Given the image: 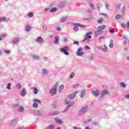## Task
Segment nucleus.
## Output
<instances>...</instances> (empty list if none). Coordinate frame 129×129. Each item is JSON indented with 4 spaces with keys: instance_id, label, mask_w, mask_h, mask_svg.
<instances>
[{
    "instance_id": "nucleus-58",
    "label": "nucleus",
    "mask_w": 129,
    "mask_h": 129,
    "mask_svg": "<svg viewBox=\"0 0 129 129\" xmlns=\"http://www.w3.org/2000/svg\"><path fill=\"white\" fill-rule=\"evenodd\" d=\"M105 8L107 10H109V5H108V4H105Z\"/></svg>"
},
{
    "instance_id": "nucleus-3",
    "label": "nucleus",
    "mask_w": 129,
    "mask_h": 129,
    "mask_svg": "<svg viewBox=\"0 0 129 129\" xmlns=\"http://www.w3.org/2000/svg\"><path fill=\"white\" fill-rule=\"evenodd\" d=\"M106 94H108V91L107 90H103L101 92V94H100V96L98 97L99 100H100V101H102L103 97H104V95H106Z\"/></svg>"
},
{
    "instance_id": "nucleus-61",
    "label": "nucleus",
    "mask_w": 129,
    "mask_h": 129,
    "mask_svg": "<svg viewBox=\"0 0 129 129\" xmlns=\"http://www.w3.org/2000/svg\"><path fill=\"white\" fill-rule=\"evenodd\" d=\"M55 29L57 30V31H61V28L59 27H57L55 28Z\"/></svg>"
},
{
    "instance_id": "nucleus-55",
    "label": "nucleus",
    "mask_w": 129,
    "mask_h": 129,
    "mask_svg": "<svg viewBox=\"0 0 129 129\" xmlns=\"http://www.w3.org/2000/svg\"><path fill=\"white\" fill-rule=\"evenodd\" d=\"M85 50H90V47L87 45H85Z\"/></svg>"
},
{
    "instance_id": "nucleus-16",
    "label": "nucleus",
    "mask_w": 129,
    "mask_h": 129,
    "mask_svg": "<svg viewBox=\"0 0 129 129\" xmlns=\"http://www.w3.org/2000/svg\"><path fill=\"white\" fill-rule=\"evenodd\" d=\"M73 26H78V27H80V28H82V29H85L86 28V25H83L79 23H74Z\"/></svg>"
},
{
    "instance_id": "nucleus-56",
    "label": "nucleus",
    "mask_w": 129,
    "mask_h": 129,
    "mask_svg": "<svg viewBox=\"0 0 129 129\" xmlns=\"http://www.w3.org/2000/svg\"><path fill=\"white\" fill-rule=\"evenodd\" d=\"M73 44H74V45H78V46H79V42L75 41H74Z\"/></svg>"
},
{
    "instance_id": "nucleus-23",
    "label": "nucleus",
    "mask_w": 129,
    "mask_h": 129,
    "mask_svg": "<svg viewBox=\"0 0 129 129\" xmlns=\"http://www.w3.org/2000/svg\"><path fill=\"white\" fill-rule=\"evenodd\" d=\"M54 44H55V45H58V44H59V37L58 36L55 37V40H54Z\"/></svg>"
},
{
    "instance_id": "nucleus-9",
    "label": "nucleus",
    "mask_w": 129,
    "mask_h": 129,
    "mask_svg": "<svg viewBox=\"0 0 129 129\" xmlns=\"http://www.w3.org/2000/svg\"><path fill=\"white\" fill-rule=\"evenodd\" d=\"M92 93H93L94 96H96V97H97V96H98L99 95H100L101 93V91L98 90H96L95 91H92Z\"/></svg>"
},
{
    "instance_id": "nucleus-31",
    "label": "nucleus",
    "mask_w": 129,
    "mask_h": 129,
    "mask_svg": "<svg viewBox=\"0 0 129 129\" xmlns=\"http://www.w3.org/2000/svg\"><path fill=\"white\" fill-rule=\"evenodd\" d=\"M25 30L26 32H30V31H31V26H30V25H27L25 27Z\"/></svg>"
},
{
    "instance_id": "nucleus-52",
    "label": "nucleus",
    "mask_w": 129,
    "mask_h": 129,
    "mask_svg": "<svg viewBox=\"0 0 129 129\" xmlns=\"http://www.w3.org/2000/svg\"><path fill=\"white\" fill-rule=\"evenodd\" d=\"M13 107H18V106H20V104L18 103L14 104L13 105Z\"/></svg>"
},
{
    "instance_id": "nucleus-34",
    "label": "nucleus",
    "mask_w": 129,
    "mask_h": 129,
    "mask_svg": "<svg viewBox=\"0 0 129 129\" xmlns=\"http://www.w3.org/2000/svg\"><path fill=\"white\" fill-rule=\"evenodd\" d=\"M11 86H12V84L8 83L6 86L7 89H8V90H11Z\"/></svg>"
},
{
    "instance_id": "nucleus-28",
    "label": "nucleus",
    "mask_w": 129,
    "mask_h": 129,
    "mask_svg": "<svg viewBox=\"0 0 129 129\" xmlns=\"http://www.w3.org/2000/svg\"><path fill=\"white\" fill-rule=\"evenodd\" d=\"M89 5L90 6V8H91L92 11H94V10H95V7H94V5H93L92 3H91V2H90Z\"/></svg>"
},
{
    "instance_id": "nucleus-8",
    "label": "nucleus",
    "mask_w": 129,
    "mask_h": 129,
    "mask_svg": "<svg viewBox=\"0 0 129 129\" xmlns=\"http://www.w3.org/2000/svg\"><path fill=\"white\" fill-rule=\"evenodd\" d=\"M91 35H92V32H89L87 33L84 39L83 40V42L88 40V39H91V36H90Z\"/></svg>"
},
{
    "instance_id": "nucleus-6",
    "label": "nucleus",
    "mask_w": 129,
    "mask_h": 129,
    "mask_svg": "<svg viewBox=\"0 0 129 129\" xmlns=\"http://www.w3.org/2000/svg\"><path fill=\"white\" fill-rule=\"evenodd\" d=\"M82 48L80 47L78 49L77 51L76 52V55L77 56H78L79 57H81L84 55V52H82Z\"/></svg>"
},
{
    "instance_id": "nucleus-20",
    "label": "nucleus",
    "mask_w": 129,
    "mask_h": 129,
    "mask_svg": "<svg viewBox=\"0 0 129 129\" xmlns=\"http://www.w3.org/2000/svg\"><path fill=\"white\" fill-rule=\"evenodd\" d=\"M55 128V124H52L49 126H46L45 129H54Z\"/></svg>"
},
{
    "instance_id": "nucleus-35",
    "label": "nucleus",
    "mask_w": 129,
    "mask_h": 129,
    "mask_svg": "<svg viewBox=\"0 0 129 129\" xmlns=\"http://www.w3.org/2000/svg\"><path fill=\"white\" fill-rule=\"evenodd\" d=\"M125 12V6H124L122 7V9H121V13L122 15H124Z\"/></svg>"
},
{
    "instance_id": "nucleus-49",
    "label": "nucleus",
    "mask_w": 129,
    "mask_h": 129,
    "mask_svg": "<svg viewBox=\"0 0 129 129\" xmlns=\"http://www.w3.org/2000/svg\"><path fill=\"white\" fill-rule=\"evenodd\" d=\"M66 5V2H62L60 3V6L61 7H64Z\"/></svg>"
},
{
    "instance_id": "nucleus-14",
    "label": "nucleus",
    "mask_w": 129,
    "mask_h": 129,
    "mask_svg": "<svg viewBox=\"0 0 129 129\" xmlns=\"http://www.w3.org/2000/svg\"><path fill=\"white\" fill-rule=\"evenodd\" d=\"M41 74L42 75H47L49 74V71L46 69H43L41 71Z\"/></svg>"
},
{
    "instance_id": "nucleus-22",
    "label": "nucleus",
    "mask_w": 129,
    "mask_h": 129,
    "mask_svg": "<svg viewBox=\"0 0 129 129\" xmlns=\"http://www.w3.org/2000/svg\"><path fill=\"white\" fill-rule=\"evenodd\" d=\"M55 121L56 123H59V124H62L63 123V121H62V120L58 118H55Z\"/></svg>"
},
{
    "instance_id": "nucleus-44",
    "label": "nucleus",
    "mask_w": 129,
    "mask_h": 129,
    "mask_svg": "<svg viewBox=\"0 0 129 129\" xmlns=\"http://www.w3.org/2000/svg\"><path fill=\"white\" fill-rule=\"evenodd\" d=\"M33 107H34V108H37L38 107V104L37 103H34L32 105Z\"/></svg>"
},
{
    "instance_id": "nucleus-33",
    "label": "nucleus",
    "mask_w": 129,
    "mask_h": 129,
    "mask_svg": "<svg viewBox=\"0 0 129 129\" xmlns=\"http://www.w3.org/2000/svg\"><path fill=\"white\" fill-rule=\"evenodd\" d=\"M27 17H29V18H33L34 17V13L32 12H29L27 14Z\"/></svg>"
},
{
    "instance_id": "nucleus-59",
    "label": "nucleus",
    "mask_w": 129,
    "mask_h": 129,
    "mask_svg": "<svg viewBox=\"0 0 129 129\" xmlns=\"http://www.w3.org/2000/svg\"><path fill=\"white\" fill-rule=\"evenodd\" d=\"M73 129H82V128L80 127H77L76 126H74L73 127Z\"/></svg>"
},
{
    "instance_id": "nucleus-62",
    "label": "nucleus",
    "mask_w": 129,
    "mask_h": 129,
    "mask_svg": "<svg viewBox=\"0 0 129 129\" xmlns=\"http://www.w3.org/2000/svg\"><path fill=\"white\" fill-rule=\"evenodd\" d=\"M126 44H127V41L126 40H124L123 41V45H126Z\"/></svg>"
},
{
    "instance_id": "nucleus-37",
    "label": "nucleus",
    "mask_w": 129,
    "mask_h": 129,
    "mask_svg": "<svg viewBox=\"0 0 129 129\" xmlns=\"http://www.w3.org/2000/svg\"><path fill=\"white\" fill-rule=\"evenodd\" d=\"M120 87H122L123 88H125V87H126V85H125L124 83L122 82L120 84Z\"/></svg>"
},
{
    "instance_id": "nucleus-51",
    "label": "nucleus",
    "mask_w": 129,
    "mask_h": 129,
    "mask_svg": "<svg viewBox=\"0 0 129 129\" xmlns=\"http://www.w3.org/2000/svg\"><path fill=\"white\" fill-rule=\"evenodd\" d=\"M88 58L89 59V60H93V56H92V55H89L88 56Z\"/></svg>"
},
{
    "instance_id": "nucleus-2",
    "label": "nucleus",
    "mask_w": 129,
    "mask_h": 129,
    "mask_svg": "<svg viewBox=\"0 0 129 129\" xmlns=\"http://www.w3.org/2000/svg\"><path fill=\"white\" fill-rule=\"evenodd\" d=\"M65 104L68 105L67 108L63 111V112H66V111H68V110L70 107L73 106L75 104L74 102H71V101H68V100H65Z\"/></svg>"
},
{
    "instance_id": "nucleus-1",
    "label": "nucleus",
    "mask_w": 129,
    "mask_h": 129,
    "mask_svg": "<svg viewBox=\"0 0 129 129\" xmlns=\"http://www.w3.org/2000/svg\"><path fill=\"white\" fill-rule=\"evenodd\" d=\"M88 106H84V107L81 108V109L79 111L78 115L81 116L83 115L84 113H86V112H87V111H88Z\"/></svg>"
},
{
    "instance_id": "nucleus-57",
    "label": "nucleus",
    "mask_w": 129,
    "mask_h": 129,
    "mask_svg": "<svg viewBox=\"0 0 129 129\" xmlns=\"http://www.w3.org/2000/svg\"><path fill=\"white\" fill-rule=\"evenodd\" d=\"M121 26L123 28H125L126 27V24L125 23H121Z\"/></svg>"
},
{
    "instance_id": "nucleus-39",
    "label": "nucleus",
    "mask_w": 129,
    "mask_h": 129,
    "mask_svg": "<svg viewBox=\"0 0 129 129\" xmlns=\"http://www.w3.org/2000/svg\"><path fill=\"white\" fill-rule=\"evenodd\" d=\"M16 88H17V89H19L20 90V89H21V88H22V85H21V84L18 83L16 85Z\"/></svg>"
},
{
    "instance_id": "nucleus-12",
    "label": "nucleus",
    "mask_w": 129,
    "mask_h": 129,
    "mask_svg": "<svg viewBox=\"0 0 129 129\" xmlns=\"http://www.w3.org/2000/svg\"><path fill=\"white\" fill-rule=\"evenodd\" d=\"M20 40H21L20 37H14L13 39V44L16 45L18 44L19 42H20Z\"/></svg>"
},
{
    "instance_id": "nucleus-24",
    "label": "nucleus",
    "mask_w": 129,
    "mask_h": 129,
    "mask_svg": "<svg viewBox=\"0 0 129 129\" xmlns=\"http://www.w3.org/2000/svg\"><path fill=\"white\" fill-rule=\"evenodd\" d=\"M64 87H65V86H64V85H61L58 89V92L61 93V92H62V91H63V89H64Z\"/></svg>"
},
{
    "instance_id": "nucleus-38",
    "label": "nucleus",
    "mask_w": 129,
    "mask_h": 129,
    "mask_svg": "<svg viewBox=\"0 0 129 129\" xmlns=\"http://www.w3.org/2000/svg\"><path fill=\"white\" fill-rule=\"evenodd\" d=\"M119 19H121V15H120V14L116 15L115 16V19L119 20Z\"/></svg>"
},
{
    "instance_id": "nucleus-21",
    "label": "nucleus",
    "mask_w": 129,
    "mask_h": 129,
    "mask_svg": "<svg viewBox=\"0 0 129 129\" xmlns=\"http://www.w3.org/2000/svg\"><path fill=\"white\" fill-rule=\"evenodd\" d=\"M106 27V26L105 25H101L98 27V30H99V31H103V30H104Z\"/></svg>"
},
{
    "instance_id": "nucleus-13",
    "label": "nucleus",
    "mask_w": 129,
    "mask_h": 129,
    "mask_svg": "<svg viewBox=\"0 0 129 129\" xmlns=\"http://www.w3.org/2000/svg\"><path fill=\"white\" fill-rule=\"evenodd\" d=\"M95 37H97L98 36H100V35H102L103 34V31H100L99 30H97L94 32Z\"/></svg>"
},
{
    "instance_id": "nucleus-26",
    "label": "nucleus",
    "mask_w": 129,
    "mask_h": 129,
    "mask_svg": "<svg viewBox=\"0 0 129 129\" xmlns=\"http://www.w3.org/2000/svg\"><path fill=\"white\" fill-rule=\"evenodd\" d=\"M67 19V17H61L60 20V23H65V22H66Z\"/></svg>"
},
{
    "instance_id": "nucleus-64",
    "label": "nucleus",
    "mask_w": 129,
    "mask_h": 129,
    "mask_svg": "<svg viewBox=\"0 0 129 129\" xmlns=\"http://www.w3.org/2000/svg\"><path fill=\"white\" fill-rule=\"evenodd\" d=\"M110 33H114V29H112L110 30Z\"/></svg>"
},
{
    "instance_id": "nucleus-5",
    "label": "nucleus",
    "mask_w": 129,
    "mask_h": 129,
    "mask_svg": "<svg viewBox=\"0 0 129 129\" xmlns=\"http://www.w3.org/2000/svg\"><path fill=\"white\" fill-rule=\"evenodd\" d=\"M56 93H57V87L56 85H54L52 87L49 91V94H50L51 96H53V95H55Z\"/></svg>"
},
{
    "instance_id": "nucleus-27",
    "label": "nucleus",
    "mask_w": 129,
    "mask_h": 129,
    "mask_svg": "<svg viewBox=\"0 0 129 129\" xmlns=\"http://www.w3.org/2000/svg\"><path fill=\"white\" fill-rule=\"evenodd\" d=\"M34 114H35V115H42V113L41 112V111H40L39 110H37L34 111Z\"/></svg>"
},
{
    "instance_id": "nucleus-11",
    "label": "nucleus",
    "mask_w": 129,
    "mask_h": 129,
    "mask_svg": "<svg viewBox=\"0 0 129 129\" xmlns=\"http://www.w3.org/2000/svg\"><path fill=\"white\" fill-rule=\"evenodd\" d=\"M77 93H78V91H76V92L70 94L68 96L69 99H73V98H74V97L75 96H76V94H77Z\"/></svg>"
},
{
    "instance_id": "nucleus-32",
    "label": "nucleus",
    "mask_w": 129,
    "mask_h": 129,
    "mask_svg": "<svg viewBox=\"0 0 129 129\" xmlns=\"http://www.w3.org/2000/svg\"><path fill=\"white\" fill-rule=\"evenodd\" d=\"M33 91V93H34V94H38V92H39V90H38V88L34 87Z\"/></svg>"
},
{
    "instance_id": "nucleus-4",
    "label": "nucleus",
    "mask_w": 129,
    "mask_h": 129,
    "mask_svg": "<svg viewBox=\"0 0 129 129\" xmlns=\"http://www.w3.org/2000/svg\"><path fill=\"white\" fill-rule=\"evenodd\" d=\"M59 50L60 52L63 53L64 55H67V56L69 55V52H68V51H69V48H68V47L65 46L64 47L60 48Z\"/></svg>"
},
{
    "instance_id": "nucleus-63",
    "label": "nucleus",
    "mask_w": 129,
    "mask_h": 129,
    "mask_svg": "<svg viewBox=\"0 0 129 129\" xmlns=\"http://www.w3.org/2000/svg\"><path fill=\"white\" fill-rule=\"evenodd\" d=\"M124 97L126 98V99H129V94L125 95Z\"/></svg>"
},
{
    "instance_id": "nucleus-15",
    "label": "nucleus",
    "mask_w": 129,
    "mask_h": 129,
    "mask_svg": "<svg viewBox=\"0 0 129 129\" xmlns=\"http://www.w3.org/2000/svg\"><path fill=\"white\" fill-rule=\"evenodd\" d=\"M121 7V4H117L115 5V9H116L117 11V13H118V11L120 10Z\"/></svg>"
},
{
    "instance_id": "nucleus-43",
    "label": "nucleus",
    "mask_w": 129,
    "mask_h": 129,
    "mask_svg": "<svg viewBox=\"0 0 129 129\" xmlns=\"http://www.w3.org/2000/svg\"><path fill=\"white\" fill-rule=\"evenodd\" d=\"M103 21V18H101L100 19H99L98 20H97V23L98 24H101V23H102Z\"/></svg>"
},
{
    "instance_id": "nucleus-48",
    "label": "nucleus",
    "mask_w": 129,
    "mask_h": 129,
    "mask_svg": "<svg viewBox=\"0 0 129 129\" xmlns=\"http://www.w3.org/2000/svg\"><path fill=\"white\" fill-rule=\"evenodd\" d=\"M74 76H75V74H74V73H72L70 76V78H73Z\"/></svg>"
},
{
    "instance_id": "nucleus-25",
    "label": "nucleus",
    "mask_w": 129,
    "mask_h": 129,
    "mask_svg": "<svg viewBox=\"0 0 129 129\" xmlns=\"http://www.w3.org/2000/svg\"><path fill=\"white\" fill-rule=\"evenodd\" d=\"M109 47L110 49H112V48H113V41L112 39L110 40Z\"/></svg>"
},
{
    "instance_id": "nucleus-40",
    "label": "nucleus",
    "mask_w": 129,
    "mask_h": 129,
    "mask_svg": "<svg viewBox=\"0 0 129 129\" xmlns=\"http://www.w3.org/2000/svg\"><path fill=\"white\" fill-rule=\"evenodd\" d=\"M24 109H25L24 108V107L20 106V107H19V112H23V111H24Z\"/></svg>"
},
{
    "instance_id": "nucleus-18",
    "label": "nucleus",
    "mask_w": 129,
    "mask_h": 129,
    "mask_svg": "<svg viewBox=\"0 0 129 129\" xmlns=\"http://www.w3.org/2000/svg\"><path fill=\"white\" fill-rule=\"evenodd\" d=\"M27 94V90L26 89H23L22 90H21L20 93V95L21 96H25Z\"/></svg>"
},
{
    "instance_id": "nucleus-45",
    "label": "nucleus",
    "mask_w": 129,
    "mask_h": 129,
    "mask_svg": "<svg viewBox=\"0 0 129 129\" xmlns=\"http://www.w3.org/2000/svg\"><path fill=\"white\" fill-rule=\"evenodd\" d=\"M33 101L34 102H38V103H41V101L38 100V99H34Z\"/></svg>"
},
{
    "instance_id": "nucleus-46",
    "label": "nucleus",
    "mask_w": 129,
    "mask_h": 129,
    "mask_svg": "<svg viewBox=\"0 0 129 129\" xmlns=\"http://www.w3.org/2000/svg\"><path fill=\"white\" fill-rule=\"evenodd\" d=\"M87 13H89V14H90L91 15L92 14V10H91L90 9H87Z\"/></svg>"
},
{
    "instance_id": "nucleus-36",
    "label": "nucleus",
    "mask_w": 129,
    "mask_h": 129,
    "mask_svg": "<svg viewBox=\"0 0 129 129\" xmlns=\"http://www.w3.org/2000/svg\"><path fill=\"white\" fill-rule=\"evenodd\" d=\"M97 7L98 10H100V8H102V4L101 3H98L97 4Z\"/></svg>"
},
{
    "instance_id": "nucleus-7",
    "label": "nucleus",
    "mask_w": 129,
    "mask_h": 129,
    "mask_svg": "<svg viewBox=\"0 0 129 129\" xmlns=\"http://www.w3.org/2000/svg\"><path fill=\"white\" fill-rule=\"evenodd\" d=\"M98 49H99V50H101L102 52H103V53H106L107 52V50H108V48L105 45L104 46H100L98 47Z\"/></svg>"
},
{
    "instance_id": "nucleus-50",
    "label": "nucleus",
    "mask_w": 129,
    "mask_h": 129,
    "mask_svg": "<svg viewBox=\"0 0 129 129\" xmlns=\"http://www.w3.org/2000/svg\"><path fill=\"white\" fill-rule=\"evenodd\" d=\"M78 86H79V84H75L74 85H73V87L74 88H77V87H78Z\"/></svg>"
},
{
    "instance_id": "nucleus-19",
    "label": "nucleus",
    "mask_w": 129,
    "mask_h": 129,
    "mask_svg": "<svg viewBox=\"0 0 129 129\" xmlns=\"http://www.w3.org/2000/svg\"><path fill=\"white\" fill-rule=\"evenodd\" d=\"M81 98H83L85 96V90H83L81 91V94L80 95Z\"/></svg>"
},
{
    "instance_id": "nucleus-54",
    "label": "nucleus",
    "mask_w": 129,
    "mask_h": 129,
    "mask_svg": "<svg viewBox=\"0 0 129 129\" xmlns=\"http://www.w3.org/2000/svg\"><path fill=\"white\" fill-rule=\"evenodd\" d=\"M42 29L44 31H46V30H47V26H46V25L42 26Z\"/></svg>"
},
{
    "instance_id": "nucleus-41",
    "label": "nucleus",
    "mask_w": 129,
    "mask_h": 129,
    "mask_svg": "<svg viewBox=\"0 0 129 129\" xmlns=\"http://www.w3.org/2000/svg\"><path fill=\"white\" fill-rule=\"evenodd\" d=\"M56 11H57V8H53L51 9L50 10H49V12H50L51 13H55V12H56Z\"/></svg>"
},
{
    "instance_id": "nucleus-17",
    "label": "nucleus",
    "mask_w": 129,
    "mask_h": 129,
    "mask_svg": "<svg viewBox=\"0 0 129 129\" xmlns=\"http://www.w3.org/2000/svg\"><path fill=\"white\" fill-rule=\"evenodd\" d=\"M10 124L11 126H15L17 124V120L16 119H13L11 120Z\"/></svg>"
},
{
    "instance_id": "nucleus-42",
    "label": "nucleus",
    "mask_w": 129,
    "mask_h": 129,
    "mask_svg": "<svg viewBox=\"0 0 129 129\" xmlns=\"http://www.w3.org/2000/svg\"><path fill=\"white\" fill-rule=\"evenodd\" d=\"M6 20V17H0V23H2V22H5Z\"/></svg>"
},
{
    "instance_id": "nucleus-29",
    "label": "nucleus",
    "mask_w": 129,
    "mask_h": 129,
    "mask_svg": "<svg viewBox=\"0 0 129 129\" xmlns=\"http://www.w3.org/2000/svg\"><path fill=\"white\" fill-rule=\"evenodd\" d=\"M31 57L34 59V60H39L40 58L38 55H32Z\"/></svg>"
},
{
    "instance_id": "nucleus-53",
    "label": "nucleus",
    "mask_w": 129,
    "mask_h": 129,
    "mask_svg": "<svg viewBox=\"0 0 129 129\" xmlns=\"http://www.w3.org/2000/svg\"><path fill=\"white\" fill-rule=\"evenodd\" d=\"M78 26H75V27L74 28V31H75V32H77V31H78V27H77Z\"/></svg>"
},
{
    "instance_id": "nucleus-30",
    "label": "nucleus",
    "mask_w": 129,
    "mask_h": 129,
    "mask_svg": "<svg viewBox=\"0 0 129 129\" xmlns=\"http://www.w3.org/2000/svg\"><path fill=\"white\" fill-rule=\"evenodd\" d=\"M60 112L58 111H55L52 113H50V115H58Z\"/></svg>"
},
{
    "instance_id": "nucleus-10",
    "label": "nucleus",
    "mask_w": 129,
    "mask_h": 129,
    "mask_svg": "<svg viewBox=\"0 0 129 129\" xmlns=\"http://www.w3.org/2000/svg\"><path fill=\"white\" fill-rule=\"evenodd\" d=\"M36 42L39 44H43L44 43V39H43V37L39 36L36 38Z\"/></svg>"
},
{
    "instance_id": "nucleus-60",
    "label": "nucleus",
    "mask_w": 129,
    "mask_h": 129,
    "mask_svg": "<svg viewBox=\"0 0 129 129\" xmlns=\"http://www.w3.org/2000/svg\"><path fill=\"white\" fill-rule=\"evenodd\" d=\"M5 53H6V54H10V50H5L4 51Z\"/></svg>"
},
{
    "instance_id": "nucleus-47",
    "label": "nucleus",
    "mask_w": 129,
    "mask_h": 129,
    "mask_svg": "<svg viewBox=\"0 0 129 129\" xmlns=\"http://www.w3.org/2000/svg\"><path fill=\"white\" fill-rule=\"evenodd\" d=\"M99 123V122H98V121H93L92 122V124H94V125H98Z\"/></svg>"
}]
</instances>
